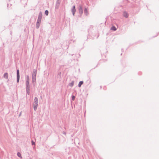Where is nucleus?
I'll list each match as a JSON object with an SVG mask.
<instances>
[{
  "mask_svg": "<svg viewBox=\"0 0 159 159\" xmlns=\"http://www.w3.org/2000/svg\"><path fill=\"white\" fill-rule=\"evenodd\" d=\"M60 1H59V0H57L56 2V6H55V9H58L59 6L60 4Z\"/></svg>",
  "mask_w": 159,
  "mask_h": 159,
  "instance_id": "20e7f679",
  "label": "nucleus"
},
{
  "mask_svg": "<svg viewBox=\"0 0 159 159\" xmlns=\"http://www.w3.org/2000/svg\"><path fill=\"white\" fill-rule=\"evenodd\" d=\"M26 93L27 94L29 95L30 93V90H26Z\"/></svg>",
  "mask_w": 159,
  "mask_h": 159,
  "instance_id": "4be33fe9",
  "label": "nucleus"
},
{
  "mask_svg": "<svg viewBox=\"0 0 159 159\" xmlns=\"http://www.w3.org/2000/svg\"><path fill=\"white\" fill-rule=\"evenodd\" d=\"M38 106L37 105H33V108L34 111H36L37 110Z\"/></svg>",
  "mask_w": 159,
  "mask_h": 159,
  "instance_id": "f3484780",
  "label": "nucleus"
},
{
  "mask_svg": "<svg viewBox=\"0 0 159 159\" xmlns=\"http://www.w3.org/2000/svg\"><path fill=\"white\" fill-rule=\"evenodd\" d=\"M42 16H43L42 12L41 11H40L39 12L37 20L41 21V19L42 18Z\"/></svg>",
  "mask_w": 159,
  "mask_h": 159,
  "instance_id": "39448f33",
  "label": "nucleus"
},
{
  "mask_svg": "<svg viewBox=\"0 0 159 159\" xmlns=\"http://www.w3.org/2000/svg\"><path fill=\"white\" fill-rule=\"evenodd\" d=\"M20 115H21V113L20 114L19 116H20Z\"/></svg>",
  "mask_w": 159,
  "mask_h": 159,
  "instance_id": "a878e982",
  "label": "nucleus"
},
{
  "mask_svg": "<svg viewBox=\"0 0 159 159\" xmlns=\"http://www.w3.org/2000/svg\"><path fill=\"white\" fill-rule=\"evenodd\" d=\"M102 87H101V86L100 87V88L101 89V88H102Z\"/></svg>",
  "mask_w": 159,
  "mask_h": 159,
  "instance_id": "cd10ccee",
  "label": "nucleus"
},
{
  "mask_svg": "<svg viewBox=\"0 0 159 159\" xmlns=\"http://www.w3.org/2000/svg\"><path fill=\"white\" fill-rule=\"evenodd\" d=\"M16 76H17V82H19L20 80V72L19 70L18 69L16 70Z\"/></svg>",
  "mask_w": 159,
  "mask_h": 159,
  "instance_id": "7ed1b4c3",
  "label": "nucleus"
},
{
  "mask_svg": "<svg viewBox=\"0 0 159 159\" xmlns=\"http://www.w3.org/2000/svg\"><path fill=\"white\" fill-rule=\"evenodd\" d=\"M78 9L79 11L80 15V16H81L83 13V11L82 6L81 5H79L78 7Z\"/></svg>",
  "mask_w": 159,
  "mask_h": 159,
  "instance_id": "f03ea898",
  "label": "nucleus"
},
{
  "mask_svg": "<svg viewBox=\"0 0 159 159\" xmlns=\"http://www.w3.org/2000/svg\"><path fill=\"white\" fill-rule=\"evenodd\" d=\"M38 99L37 97H35L34 99V102L33 105H38Z\"/></svg>",
  "mask_w": 159,
  "mask_h": 159,
  "instance_id": "0eeeda50",
  "label": "nucleus"
},
{
  "mask_svg": "<svg viewBox=\"0 0 159 159\" xmlns=\"http://www.w3.org/2000/svg\"><path fill=\"white\" fill-rule=\"evenodd\" d=\"M84 82L83 81H80L78 84V86L79 87H81V85L83 84Z\"/></svg>",
  "mask_w": 159,
  "mask_h": 159,
  "instance_id": "2eb2a0df",
  "label": "nucleus"
},
{
  "mask_svg": "<svg viewBox=\"0 0 159 159\" xmlns=\"http://www.w3.org/2000/svg\"><path fill=\"white\" fill-rule=\"evenodd\" d=\"M157 35L155 36H154V37H156Z\"/></svg>",
  "mask_w": 159,
  "mask_h": 159,
  "instance_id": "bb28decb",
  "label": "nucleus"
},
{
  "mask_svg": "<svg viewBox=\"0 0 159 159\" xmlns=\"http://www.w3.org/2000/svg\"><path fill=\"white\" fill-rule=\"evenodd\" d=\"M61 72H59L58 74V75H57V77H59L60 78L61 77Z\"/></svg>",
  "mask_w": 159,
  "mask_h": 159,
  "instance_id": "412c9836",
  "label": "nucleus"
},
{
  "mask_svg": "<svg viewBox=\"0 0 159 159\" xmlns=\"http://www.w3.org/2000/svg\"><path fill=\"white\" fill-rule=\"evenodd\" d=\"M41 22V20H37L36 25V29H38L39 28Z\"/></svg>",
  "mask_w": 159,
  "mask_h": 159,
  "instance_id": "6e6552de",
  "label": "nucleus"
},
{
  "mask_svg": "<svg viewBox=\"0 0 159 159\" xmlns=\"http://www.w3.org/2000/svg\"><path fill=\"white\" fill-rule=\"evenodd\" d=\"M12 31H11L10 32V34H11H11H12Z\"/></svg>",
  "mask_w": 159,
  "mask_h": 159,
  "instance_id": "393cba45",
  "label": "nucleus"
},
{
  "mask_svg": "<svg viewBox=\"0 0 159 159\" xmlns=\"http://www.w3.org/2000/svg\"><path fill=\"white\" fill-rule=\"evenodd\" d=\"M76 11V10L75 9V6H73L71 9V11L72 13V14L74 16V15H75V13Z\"/></svg>",
  "mask_w": 159,
  "mask_h": 159,
  "instance_id": "423d86ee",
  "label": "nucleus"
},
{
  "mask_svg": "<svg viewBox=\"0 0 159 159\" xmlns=\"http://www.w3.org/2000/svg\"><path fill=\"white\" fill-rule=\"evenodd\" d=\"M75 96L73 95H72L71 96V98H72V100H73V101H74L75 99Z\"/></svg>",
  "mask_w": 159,
  "mask_h": 159,
  "instance_id": "aec40b11",
  "label": "nucleus"
},
{
  "mask_svg": "<svg viewBox=\"0 0 159 159\" xmlns=\"http://www.w3.org/2000/svg\"><path fill=\"white\" fill-rule=\"evenodd\" d=\"M17 155L19 157L21 158H22L21 154H20V152H18Z\"/></svg>",
  "mask_w": 159,
  "mask_h": 159,
  "instance_id": "6ab92c4d",
  "label": "nucleus"
},
{
  "mask_svg": "<svg viewBox=\"0 0 159 159\" xmlns=\"http://www.w3.org/2000/svg\"><path fill=\"white\" fill-rule=\"evenodd\" d=\"M30 83V79L28 75L26 76L25 84Z\"/></svg>",
  "mask_w": 159,
  "mask_h": 159,
  "instance_id": "ddd939ff",
  "label": "nucleus"
},
{
  "mask_svg": "<svg viewBox=\"0 0 159 159\" xmlns=\"http://www.w3.org/2000/svg\"><path fill=\"white\" fill-rule=\"evenodd\" d=\"M116 28L115 27V26L113 25L111 27V30H113V31H115L116 30Z\"/></svg>",
  "mask_w": 159,
  "mask_h": 159,
  "instance_id": "4468645a",
  "label": "nucleus"
},
{
  "mask_svg": "<svg viewBox=\"0 0 159 159\" xmlns=\"http://www.w3.org/2000/svg\"><path fill=\"white\" fill-rule=\"evenodd\" d=\"M3 77L5 78L8 79L7 81H8L9 80L8 79V74L6 72V73H4V75H3Z\"/></svg>",
  "mask_w": 159,
  "mask_h": 159,
  "instance_id": "f8f14e48",
  "label": "nucleus"
},
{
  "mask_svg": "<svg viewBox=\"0 0 159 159\" xmlns=\"http://www.w3.org/2000/svg\"><path fill=\"white\" fill-rule=\"evenodd\" d=\"M84 13L86 16H87L89 14L88 10L86 7H85L84 9Z\"/></svg>",
  "mask_w": 159,
  "mask_h": 159,
  "instance_id": "1a4fd4ad",
  "label": "nucleus"
},
{
  "mask_svg": "<svg viewBox=\"0 0 159 159\" xmlns=\"http://www.w3.org/2000/svg\"><path fill=\"white\" fill-rule=\"evenodd\" d=\"M123 16L126 18H127L128 16V14L126 11H124L123 12Z\"/></svg>",
  "mask_w": 159,
  "mask_h": 159,
  "instance_id": "9d476101",
  "label": "nucleus"
},
{
  "mask_svg": "<svg viewBox=\"0 0 159 159\" xmlns=\"http://www.w3.org/2000/svg\"><path fill=\"white\" fill-rule=\"evenodd\" d=\"M37 74V70L35 69H34L33 71L32 74V83L35 82L36 80V76Z\"/></svg>",
  "mask_w": 159,
  "mask_h": 159,
  "instance_id": "f257e3e1",
  "label": "nucleus"
},
{
  "mask_svg": "<svg viewBox=\"0 0 159 159\" xmlns=\"http://www.w3.org/2000/svg\"><path fill=\"white\" fill-rule=\"evenodd\" d=\"M74 84V81H72L69 84V86L71 87H72L73 86Z\"/></svg>",
  "mask_w": 159,
  "mask_h": 159,
  "instance_id": "dca6fc26",
  "label": "nucleus"
},
{
  "mask_svg": "<svg viewBox=\"0 0 159 159\" xmlns=\"http://www.w3.org/2000/svg\"><path fill=\"white\" fill-rule=\"evenodd\" d=\"M63 134H66V132H63Z\"/></svg>",
  "mask_w": 159,
  "mask_h": 159,
  "instance_id": "b1692460",
  "label": "nucleus"
},
{
  "mask_svg": "<svg viewBox=\"0 0 159 159\" xmlns=\"http://www.w3.org/2000/svg\"><path fill=\"white\" fill-rule=\"evenodd\" d=\"M26 86V90H30V83L25 84Z\"/></svg>",
  "mask_w": 159,
  "mask_h": 159,
  "instance_id": "9b49d317",
  "label": "nucleus"
},
{
  "mask_svg": "<svg viewBox=\"0 0 159 159\" xmlns=\"http://www.w3.org/2000/svg\"><path fill=\"white\" fill-rule=\"evenodd\" d=\"M31 144H32V145H35V143L34 141L33 140H32L31 141Z\"/></svg>",
  "mask_w": 159,
  "mask_h": 159,
  "instance_id": "5701e85b",
  "label": "nucleus"
},
{
  "mask_svg": "<svg viewBox=\"0 0 159 159\" xmlns=\"http://www.w3.org/2000/svg\"><path fill=\"white\" fill-rule=\"evenodd\" d=\"M44 13L46 16H48L49 13L48 11V10H45Z\"/></svg>",
  "mask_w": 159,
  "mask_h": 159,
  "instance_id": "a211bd4d",
  "label": "nucleus"
}]
</instances>
